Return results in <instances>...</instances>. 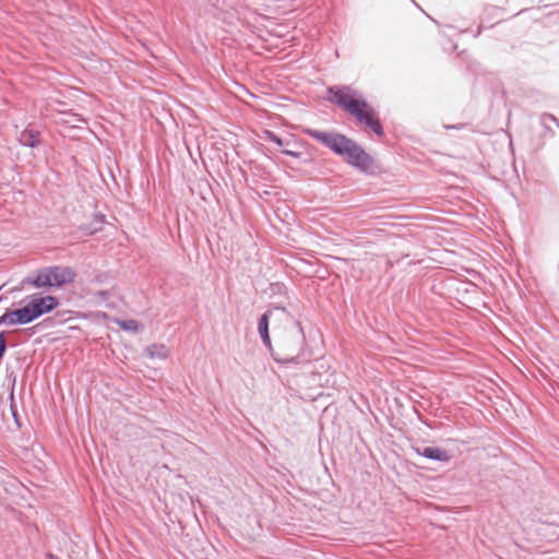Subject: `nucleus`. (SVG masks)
Returning a JSON list of instances; mask_svg holds the SVG:
<instances>
[{
  "label": "nucleus",
  "instance_id": "nucleus-1",
  "mask_svg": "<svg viewBox=\"0 0 559 559\" xmlns=\"http://www.w3.org/2000/svg\"><path fill=\"white\" fill-rule=\"evenodd\" d=\"M302 132L340 156L344 163L366 175L374 174V158L355 140L336 131L305 128Z\"/></svg>",
  "mask_w": 559,
  "mask_h": 559
},
{
  "label": "nucleus",
  "instance_id": "nucleus-2",
  "mask_svg": "<svg viewBox=\"0 0 559 559\" xmlns=\"http://www.w3.org/2000/svg\"><path fill=\"white\" fill-rule=\"evenodd\" d=\"M328 94L331 103L352 116L359 124L377 136H384L379 112L360 92L350 85H332L328 87Z\"/></svg>",
  "mask_w": 559,
  "mask_h": 559
},
{
  "label": "nucleus",
  "instance_id": "nucleus-3",
  "mask_svg": "<svg viewBox=\"0 0 559 559\" xmlns=\"http://www.w3.org/2000/svg\"><path fill=\"white\" fill-rule=\"evenodd\" d=\"M306 347L304 326L296 317H292V324L285 328L276 340L275 362L283 366L301 364L306 360Z\"/></svg>",
  "mask_w": 559,
  "mask_h": 559
},
{
  "label": "nucleus",
  "instance_id": "nucleus-4",
  "mask_svg": "<svg viewBox=\"0 0 559 559\" xmlns=\"http://www.w3.org/2000/svg\"><path fill=\"white\" fill-rule=\"evenodd\" d=\"M59 305V298L53 295L33 294L29 296L25 307L32 323L41 316L52 312Z\"/></svg>",
  "mask_w": 559,
  "mask_h": 559
},
{
  "label": "nucleus",
  "instance_id": "nucleus-5",
  "mask_svg": "<svg viewBox=\"0 0 559 559\" xmlns=\"http://www.w3.org/2000/svg\"><path fill=\"white\" fill-rule=\"evenodd\" d=\"M412 450L419 456L438 463H449L451 455L449 452L439 447L432 445H412Z\"/></svg>",
  "mask_w": 559,
  "mask_h": 559
},
{
  "label": "nucleus",
  "instance_id": "nucleus-6",
  "mask_svg": "<svg viewBox=\"0 0 559 559\" xmlns=\"http://www.w3.org/2000/svg\"><path fill=\"white\" fill-rule=\"evenodd\" d=\"M50 276L51 287H63L74 282L76 272L71 266L52 265L50 266Z\"/></svg>",
  "mask_w": 559,
  "mask_h": 559
},
{
  "label": "nucleus",
  "instance_id": "nucleus-7",
  "mask_svg": "<svg viewBox=\"0 0 559 559\" xmlns=\"http://www.w3.org/2000/svg\"><path fill=\"white\" fill-rule=\"evenodd\" d=\"M1 322H3L4 325L29 324L31 320L25 305L19 309L7 308L5 311L1 314Z\"/></svg>",
  "mask_w": 559,
  "mask_h": 559
},
{
  "label": "nucleus",
  "instance_id": "nucleus-8",
  "mask_svg": "<svg viewBox=\"0 0 559 559\" xmlns=\"http://www.w3.org/2000/svg\"><path fill=\"white\" fill-rule=\"evenodd\" d=\"M23 285H31L35 288H50L51 276L50 266L41 267L33 276H27L22 282Z\"/></svg>",
  "mask_w": 559,
  "mask_h": 559
},
{
  "label": "nucleus",
  "instance_id": "nucleus-9",
  "mask_svg": "<svg viewBox=\"0 0 559 559\" xmlns=\"http://www.w3.org/2000/svg\"><path fill=\"white\" fill-rule=\"evenodd\" d=\"M106 224V216L102 213H95L92 219L85 224H82L79 229L84 236H93L98 231H102Z\"/></svg>",
  "mask_w": 559,
  "mask_h": 559
},
{
  "label": "nucleus",
  "instance_id": "nucleus-10",
  "mask_svg": "<svg viewBox=\"0 0 559 559\" xmlns=\"http://www.w3.org/2000/svg\"><path fill=\"white\" fill-rule=\"evenodd\" d=\"M17 141L22 146L34 148L40 143V133L35 129L26 128L20 132Z\"/></svg>",
  "mask_w": 559,
  "mask_h": 559
},
{
  "label": "nucleus",
  "instance_id": "nucleus-11",
  "mask_svg": "<svg viewBox=\"0 0 559 559\" xmlns=\"http://www.w3.org/2000/svg\"><path fill=\"white\" fill-rule=\"evenodd\" d=\"M144 356L151 359L164 360L168 357V349L164 344H151L145 347Z\"/></svg>",
  "mask_w": 559,
  "mask_h": 559
},
{
  "label": "nucleus",
  "instance_id": "nucleus-12",
  "mask_svg": "<svg viewBox=\"0 0 559 559\" xmlns=\"http://www.w3.org/2000/svg\"><path fill=\"white\" fill-rule=\"evenodd\" d=\"M272 318V309H266L258 319L259 336L270 333V321Z\"/></svg>",
  "mask_w": 559,
  "mask_h": 559
},
{
  "label": "nucleus",
  "instance_id": "nucleus-13",
  "mask_svg": "<svg viewBox=\"0 0 559 559\" xmlns=\"http://www.w3.org/2000/svg\"><path fill=\"white\" fill-rule=\"evenodd\" d=\"M116 322L121 330L128 332L139 333L143 329L142 323L134 319L117 320Z\"/></svg>",
  "mask_w": 559,
  "mask_h": 559
},
{
  "label": "nucleus",
  "instance_id": "nucleus-14",
  "mask_svg": "<svg viewBox=\"0 0 559 559\" xmlns=\"http://www.w3.org/2000/svg\"><path fill=\"white\" fill-rule=\"evenodd\" d=\"M262 138L266 141H270V142L276 144L280 147L290 145V142L285 143L284 140L280 135H277L274 131H271V130H264Z\"/></svg>",
  "mask_w": 559,
  "mask_h": 559
},
{
  "label": "nucleus",
  "instance_id": "nucleus-15",
  "mask_svg": "<svg viewBox=\"0 0 559 559\" xmlns=\"http://www.w3.org/2000/svg\"><path fill=\"white\" fill-rule=\"evenodd\" d=\"M282 153L284 155H287V156H290L294 158H300L304 165H310L313 163L312 157H304V153H301V152H297V151L285 147L282 150Z\"/></svg>",
  "mask_w": 559,
  "mask_h": 559
},
{
  "label": "nucleus",
  "instance_id": "nucleus-16",
  "mask_svg": "<svg viewBox=\"0 0 559 559\" xmlns=\"http://www.w3.org/2000/svg\"><path fill=\"white\" fill-rule=\"evenodd\" d=\"M9 401H10V411H11L12 417H13L17 428H21L22 425L20 421V416L17 413V407H16V403H15V399H14V388H12V390L9 394Z\"/></svg>",
  "mask_w": 559,
  "mask_h": 559
},
{
  "label": "nucleus",
  "instance_id": "nucleus-17",
  "mask_svg": "<svg viewBox=\"0 0 559 559\" xmlns=\"http://www.w3.org/2000/svg\"><path fill=\"white\" fill-rule=\"evenodd\" d=\"M269 292L271 296L287 295L288 288L284 283L275 282L270 284Z\"/></svg>",
  "mask_w": 559,
  "mask_h": 559
},
{
  "label": "nucleus",
  "instance_id": "nucleus-18",
  "mask_svg": "<svg viewBox=\"0 0 559 559\" xmlns=\"http://www.w3.org/2000/svg\"><path fill=\"white\" fill-rule=\"evenodd\" d=\"M260 338H261V342H262L263 346L270 353L271 357L275 361L276 346H274L272 344V340H271L270 333L265 334V335H261Z\"/></svg>",
  "mask_w": 559,
  "mask_h": 559
},
{
  "label": "nucleus",
  "instance_id": "nucleus-19",
  "mask_svg": "<svg viewBox=\"0 0 559 559\" xmlns=\"http://www.w3.org/2000/svg\"><path fill=\"white\" fill-rule=\"evenodd\" d=\"M545 144H546V141L543 136H538L537 139L532 140V143H531L532 154H537L538 152H540L544 148Z\"/></svg>",
  "mask_w": 559,
  "mask_h": 559
},
{
  "label": "nucleus",
  "instance_id": "nucleus-20",
  "mask_svg": "<svg viewBox=\"0 0 559 559\" xmlns=\"http://www.w3.org/2000/svg\"><path fill=\"white\" fill-rule=\"evenodd\" d=\"M110 278H111L110 273H108V272H98L94 276V278L92 280V282L96 283V284H99V285H103V284H107Z\"/></svg>",
  "mask_w": 559,
  "mask_h": 559
},
{
  "label": "nucleus",
  "instance_id": "nucleus-21",
  "mask_svg": "<svg viewBox=\"0 0 559 559\" xmlns=\"http://www.w3.org/2000/svg\"><path fill=\"white\" fill-rule=\"evenodd\" d=\"M267 309H272V312L273 311H282L290 321H292V317H294L285 306H282L280 304H272L270 305V307Z\"/></svg>",
  "mask_w": 559,
  "mask_h": 559
},
{
  "label": "nucleus",
  "instance_id": "nucleus-22",
  "mask_svg": "<svg viewBox=\"0 0 559 559\" xmlns=\"http://www.w3.org/2000/svg\"><path fill=\"white\" fill-rule=\"evenodd\" d=\"M545 121H552L559 128V119L551 114L544 112L540 115L539 122H545Z\"/></svg>",
  "mask_w": 559,
  "mask_h": 559
},
{
  "label": "nucleus",
  "instance_id": "nucleus-23",
  "mask_svg": "<svg viewBox=\"0 0 559 559\" xmlns=\"http://www.w3.org/2000/svg\"><path fill=\"white\" fill-rule=\"evenodd\" d=\"M549 121H545V122H540V126L543 127L544 129V132L543 134H540L539 136H543L544 139L547 138V136H554L555 135V132L554 130L551 129V127L548 124Z\"/></svg>",
  "mask_w": 559,
  "mask_h": 559
},
{
  "label": "nucleus",
  "instance_id": "nucleus-24",
  "mask_svg": "<svg viewBox=\"0 0 559 559\" xmlns=\"http://www.w3.org/2000/svg\"><path fill=\"white\" fill-rule=\"evenodd\" d=\"M467 127L466 123H455V124H443V128L445 130H456V131H460V130H463Z\"/></svg>",
  "mask_w": 559,
  "mask_h": 559
},
{
  "label": "nucleus",
  "instance_id": "nucleus-25",
  "mask_svg": "<svg viewBox=\"0 0 559 559\" xmlns=\"http://www.w3.org/2000/svg\"><path fill=\"white\" fill-rule=\"evenodd\" d=\"M95 296L100 298L102 300H107L111 296V294L109 290H98L95 294Z\"/></svg>",
  "mask_w": 559,
  "mask_h": 559
},
{
  "label": "nucleus",
  "instance_id": "nucleus-26",
  "mask_svg": "<svg viewBox=\"0 0 559 559\" xmlns=\"http://www.w3.org/2000/svg\"><path fill=\"white\" fill-rule=\"evenodd\" d=\"M481 29H483V27H481V26H479V27L477 28V32L475 33V35H474V36H475V37H478V36L480 35V33H481Z\"/></svg>",
  "mask_w": 559,
  "mask_h": 559
}]
</instances>
